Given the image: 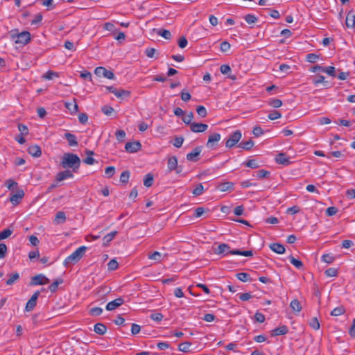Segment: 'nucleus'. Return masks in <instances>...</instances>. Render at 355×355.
Returning <instances> with one entry per match:
<instances>
[{
  "mask_svg": "<svg viewBox=\"0 0 355 355\" xmlns=\"http://www.w3.org/2000/svg\"><path fill=\"white\" fill-rule=\"evenodd\" d=\"M60 165L64 168H72L73 172H77L80 165V159L73 153H64Z\"/></svg>",
  "mask_w": 355,
  "mask_h": 355,
  "instance_id": "obj_1",
  "label": "nucleus"
},
{
  "mask_svg": "<svg viewBox=\"0 0 355 355\" xmlns=\"http://www.w3.org/2000/svg\"><path fill=\"white\" fill-rule=\"evenodd\" d=\"M10 35L15 44L21 46L27 44L31 40V33L28 31L18 33L17 29H14L10 31Z\"/></svg>",
  "mask_w": 355,
  "mask_h": 355,
  "instance_id": "obj_2",
  "label": "nucleus"
},
{
  "mask_svg": "<svg viewBox=\"0 0 355 355\" xmlns=\"http://www.w3.org/2000/svg\"><path fill=\"white\" fill-rule=\"evenodd\" d=\"M87 250V247L81 246L76 249L71 254L68 256L64 261V265L68 266L78 262L83 257Z\"/></svg>",
  "mask_w": 355,
  "mask_h": 355,
  "instance_id": "obj_3",
  "label": "nucleus"
},
{
  "mask_svg": "<svg viewBox=\"0 0 355 355\" xmlns=\"http://www.w3.org/2000/svg\"><path fill=\"white\" fill-rule=\"evenodd\" d=\"M241 137V132L239 130L233 132L227 139L225 146L230 148L234 147L240 141Z\"/></svg>",
  "mask_w": 355,
  "mask_h": 355,
  "instance_id": "obj_4",
  "label": "nucleus"
},
{
  "mask_svg": "<svg viewBox=\"0 0 355 355\" xmlns=\"http://www.w3.org/2000/svg\"><path fill=\"white\" fill-rule=\"evenodd\" d=\"M94 73L98 77H105L110 80H112L114 78V74L112 71L107 70L103 67H96L94 70Z\"/></svg>",
  "mask_w": 355,
  "mask_h": 355,
  "instance_id": "obj_5",
  "label": "nucleus"
},
{
  "mask_svg": "<svg viewBox=\"0 0 355 355\" xmlns=\"http://www.w3.org/2000/svg\"><path fill=\"white\" fill-rule=\"evenodd\" d=\"M49 282L50 280L46 276L39 274L32 277L31 285H45Z\"/></svg>",
  "mask_w": 355,
  "mask_h": 355,
  "instance_id": "obj_6",
  "label": "nucleus"
},
{
  "mask_svg": "<svg viewBox=\"0 0 355 355\" xmlns=\"http://www.w3.org/2000/svg\"><path fill=\"white\" fill-rule=\"evenodd\" d=\"M40 291H36L33 293L31 297L28 300L26 304L25 310L26 311H31L37 304V300L40 295Z\"/></svg>",
  "mask_w": 355,
  "mask_h": 355,
  "instance_id": "obj_7",
  "label": "nucleus"
},
{
  "mask_svg": "<svg viewBox=\"0 0 355 355\" xmlns=\"http://www.w3.org/2000/svg\"><path fill=\"white\" fill-rule=\"evenodd\" d=\"M124 303V300L122 297H118L110 302L105 306L107 311H113L119 307Z\"/></svg>",
  "mask_w": 355,
  "mask_h": 355,
  "instance_id": "obj_8",
  "label": "nucleus"
},
{
  "mask_svg": "<svg viewBox=\"0 0 355 355\" xmlns=\"http://www.w3.org/2000/svg\"><path fill=\"white\" fill-rule=\"evenodd\" d=\"M141 145L139 141L127 142L125 149L128 153H136L141 149Z\"/></svg>",
  "mask_w": 355,
  "mask_h": 355,
  "instance_id": "obj_9",
  "label": "nucleus"
},
{
  "mask_svg": "<svg viewBox=\"0 0 355 355\" xmlns=\"http://www.w3.org/2000/svg\"><path fill=\"white\" fill-rule=\"evenodd\" d=\"M231 251L230 247L226 243H221L216 248L214 249V252L216 254H230V252Z\"/></svg>",
  "mask_w": 355,
  "mask_h": 355,
  "instance_id": "obj_10",
  "label": "nucleus"
},
{
  "mask_svg": "<svg viewBox=\"0 0 355 355\" xmlns=\"http://www.w3.org/2000/svg\"><path fill=\"white\" fill-rule=\"evenodd\" d=\"M208 128V125L205 123H195L191 124L190 129L192 132L200 133L205 132Z\"/></svg>",
  "mask_w": 355,
  "mask_h": 355,
  "instance_id": "obj_11",
  "label": "nucleus"
},
{
  "mask_svg": "<svg viewBox=\"0 0 355 355\" xmlns=\"http://www.w3.org/2000/svg\"><path fill=\"white\" fill-rule=\"evenodd\" d=\"M202 147L197 146L196 147L191 153L187 155V159L191 162H196L198 159L196 158L201 153Z\"/></svg>",
  "mask_w": 355,
  "mask_h": 355,
  "instance_id": "obj_12",
  "label": "nucleus"
},
{
  "mask_svg": "<svg viewBox=\"0 0 355 355\" xmlns=\"http://www.w3.org/2000/svg\"><path fill=\"white\" fill-rule=\"evenodd\" d=\"M73 177V174L72 171L69 170H65L61 172H59L55 178V180L57 182H61L67 178H72Z\"/></svg>",
  "mask_w": 355,
  "mask_h": 355,
  "instance_id": "obj_13",
  "label": "nucleus"
},
{
  "mask_svg": "<svg viewBox=\"0 0 355 355\" xmlns=\"http://www.w3.org/2000/svg\"><path fill=\"white\" fill-rule=\"evenodd\" d=\"M275 161L277 163L284 166H288L291 164L289 158L286 156L285 153H283L277 154V155L275 157Z\"/></svg>",
  "mask_w": 355,
  "mask_h": 355,
  "instance_id": "obj_14",
  "label": "nucleus"
},
{
  "mask_svg": "<svg viewBox=\"0 0 355 355\" xmlns=\"http://www.w3.org/2000/svg\"><path fill=\"white\" fill-rule=\"evenodd\" d=\"M220 135L219 133H214L211 135L207 143V148H213L216 143L220 140Z\"/></svg>",
  "mask_w": 355,
  "mask_h": 355,
  "instance_id": "obj_15",
  "label": "nucleus"
},
{
  "mask_svg": "<svg viewBox=\"0 0 355 355\" xmlns=\"http://www.w3.org/2000/svg\"><path fill=\"white\" fill-rule=\"evenodd\" d=\"M345 24L347 28H354L355 26V13L350 10L346 17Z\"/></svg>",
  "mask_w": 355,
  "mask_h": 355,
  "instance_id": "obj_16",
  "label": "nucleus"
},
{
  "mask_svg": "<svg viewBox=\"0 0 355 355\" xmlns=\"http://www.w3.org/2000/svg\"><path fill=\"white\" fill-rule=\"evenodd\" d=\"M270 249L277 254H284L285 252V248L283 245L279 243H273L270 245Z\"/></svg>",
  "mask_w": 355,
  "mask_h": 355,
  "instance_id": "obj_17",
  "label": "nucleus"
},
{
  "mask_svg": "<svg viewBox=\"0 0 355 355\" xmlns=\"http://www.w3.org/2000/svg\"><path fill=\"white\" fill-rule=\"evenodd\" d=\"M28 153L34 157H39L42 155L41 148L37 145H33L28 147Z\"/></svg>",
  "mask_w": 355,
  "mask_h": 355,
  "instance_id": "obj_18",
  "label": "nucleus"
},
{
  "mask_svg": "<svg viewBox=\"0 0 355 355\" xmlns=\"http://www.w3.org/2000/svg\"><path fill=\"white\" fill-rule=\"evenodd\" d=\"M288 327L285 325L281 326L279 327L275 328L271 332L272 336H277L280 335H285L288 333Z\"/></svg>",
  "mask_w": 355,
  "mask_h": 355,
  "instance_id": "obj_19",
  "label": "nucleus"
},
{
  "mask_svg": "<svg viewBox=\"0 0 355 355\" xmlns=\"http://www.w3.org/2000/svg\"><path fill=\"white\" fill-rule=\"evenodd\" d=\"M64 138L67 140L68 144L70 146H77L78 141L76 137L70 132H66L64 134Z\"/></svg>",
  "mask_w": 355,
  "mask_h": 355,
  "instance_id": "obj_20",
  "label": "nucleus"
},
{
  "mask_svg": "<svg viewBox=\"0 0 355 355\" xmlns=\"http://www.w3.org/2000/svg\"><path fill=\"white\" fill-rule=\"evenodd\" d=\"M65 107L67 108L71 114L76 113L78 110V106L76 102V99L73 98L71 102H65L64 103Z\"/></svg>",
  "mask_w": 355,
  "mask_h": 355,
  "instance_id": "obj_21",
  "label": "nucleus"
},
{
  "mask_svg": "<svg viewBox=\"0 0 355 355\" xmlns=\"http://www.w3.org/2000/svg\"><path fill=\"white\" fill-rule=\"evenodd\" d=\"M153 32H155L158 35H160L165 38L166 40H170L171 38V33L169 31L166 29H157V28H153Z\"/></svg>",
  "mask_w": 355,
  "mask_h": 355,
  "instance_id": "obj_22",
  "label": "nucleus"
},
{
  "mask_svg": "<svg viewBox=\"0 0 355 355\" xmlns=\"http://www.w3.org/2000/svg\"><path fill=\"white\" fill-rule=\"evenodd\" d=\"M94 331L98 335H104L107 331V327L103 323H97L94 325Z\"/></svg>",
  "mask_w": 355,
  "mask_h": 355,
  "instance_id": "obj_23",
  "label": "nucleus"
},
{
  "mask_svg": "<svg viewBox=\"0 0 355 355\" xmlns=\"http://www.w3.org/2000/svg\"><path fill=\"white\" fill-rule=\"evenodd\" d=\"M66 220V216L64 212L63 211H58L57 212L55 217L54 218V223L55 225L62 224Z\"/></svg>",
  "mask_w": 355,
  "mask_h": 355,
  "instance_id": "obj_24",
  "label": "nucleus"
},
{
  "mask_svg": "<svg viewBox=\"0 0 355 355\" xmlns=\"http://www.w3.org/2000/svg\"><path fill=\"white\" fill-rule=\"evenodd\" d=\"M168 169L169 171H173L178 168V159L175 156L171 157L168 159Z\"/></svg>",
  "mask_w": 355,
  "mask_h": 355,
  "instance_id": "obj_25",
  "label": "nucleus"
},
{
  "mask_svg": "<svg viewBox=\"0 0 355 355\" xmlns=\"http://www.w3.org/2000/svg\"><path fill=\"white\" fill-rule=\"evenodd\" d=\"M230 254L233 255H242L245 257H252L253 255L252 250H232V251L230 252Z\"/></svg>",
  "mask_w": 355,
  "mask_h": 355,
  "instance_id": "obj_26",
  "label": "nucleus"
},
{
  "mask_svg": "<svg viewBox=\"0 0 355 355\" xmlns=\"http://www.w3.org/2000/svg\"><path fill=\"white\" fill-rule=\"evenodd\" d=\"M290 306L293 309V311H295L297 313H300L302 310V305H301L300 301L297 299L293 300L291 302Z\"/></svg>",
  "mask_w": 355,
  "mask_h": 355,
  "instance_id": "obj_27",
  "label": "nucleus"
},
{
  "mask_svg": "<svg viewBox=\"0 0 355 355\" xmlns=\"http://www.w3.org/2000/svg\"><path fill=\"white\" fill-rule=\"evenodd\" d=\"M94 152L89 150H86V155L87 157L83 160V162L88 164V165H92L95 162V159L92 157L94 155Z\"/></svg>",
  "mask_w": 355,
  "mask_h": 355,
  "instance_id": "obj_28",
  "label": "nucleus"
},
{
  "mask_svg": "<svg viewBox=\"0 0 355 355\" xmlns=\"http://www.w3.org/2000/svg\"><path fill=\"white\" fill-rule=\"evenodd\" d=\"M154 182L153 175L152 173H148L144 178V184L146 187H150L153 185Z\"/></svg>",
  "mask_w": 355,
  "mask_h": 355,
  "instance_id": "obj_29",
  "label": "nucleus"
},
{
  "mask_svg": "<svg viewBox=\"0 0 355 355\" xmlns=\"http://www.w3.org/2000/svg\"><path fill=\"white\" fill-rule=\"evenodd\" d=\"M254 146V141L252 139H249L247 141H242L239 144V147L245 150H250Z\"/></svg>",
  "mask_w": 355,
  "mask_h": 355,
  "instance_id": "obj_30",
  "label": "nucleus"
},
{
  "mask_svg": "<svg viewBox=\"0 0 355 355\" xmlns=\"http://www.w3.org/2000/svg\"><path fill=\"white\" fill-rule=\"evenodd\" d=\"M193 119V114L192 112H190L187 114H185V113H184L182 117L183 122L187 125H189V126H191V124H192L193 123V122H192Z\"/></svg>",
  "mask_w": 355,
  "mask_h": 355,
  "instance_id": "obj_31",
  "label": "nucleus"
},
{
  "mask_svg": "<svg viewBox=\"0 0 355 355\" xmlns=\"http://www.w3.org/2000/svg\"><path fill=\"white\" fill-rule=\"evenodd\" d=\"M345 312V309L343 306H340L334 309L331 312V315L332 316H339L344 314Z\"/></svg>",
  "mask_w": 355,
  "mask_h": 355,
  "instance_id": "obj_32",
  "label": "nucleus"
},
{
  "mask_svg": "<svg viewBox=\"0 0 355 355\" xmlns=\"http://www.w3.org/2000/svg\"><path fill=\"white\" fill-rule=\"evenodd\" d=\"M19 279V275L18 272H14L9 275V279L6 281L7 285H12L16 281Z\"/></svg>",
  "mask_w": 355,
  "mask_h": 355,
  "instance_id": "obj_33",
  "label": "nucleus"
},
{
  "mask_svg": "<svg viewBox=\"0 0 355 355\" xmlns=\"http://www.w3.org/2000/svg\"><path fill=\"white\" fill-rule=\"evenodd\" d=\"M58 76L59 74L57 72L48 71L42 75V78L45 80H52L54 78H58Z\"/></svg>",
  "mask_w": 355,
  "mask_h": 355,
  "instance_id": "obj_34",
  "label": "nucleus"
},
{
  "mask_svg": "<svg viewBox=\"0 0 355 355\" xmlns=\"http://www.w3.org/2000/svg\"><path fill=\"white\" fill-rule=\"evenodd\" d=\"M130 95V92L128 90H125L123 89H118L117 93L116 94V96L119 98H125L129 97Z\"/></svg>",
  "mask_w": 355,
  "mask_h": 355,
  "instance_id": "obj_35",
  "label": "nucleus"
},
{
  "mask_svg": "<svg viewBox=\"0 0 355 355\" xmlns=\"http://www.w3.org/2000/svg\"><path fill=\"white\" fill-rule=\"evenodd\" d=\"M63 280L61 278L57 279L54 281L49 287L51 292L54 293L58 289V287L60 284H62Z\"/></svg>",
  "mask_w": 355,
  "mask_h": 355,
  "instance_id": "obj_36",
  "label": "nucleus"
},
{
  "mask_svg": "<svg viewBox=\"0 0 355 355\" xmlns=\"http://www.w3.org/2000/svg\"><path fill=\"white\" fill-rule=\"evenodd\" d=\"M233 186H234V184H233L232 182H227L220 184L218 186V189L221 191H229V190L232 189H233Z\"/></svg>",
  "mask_w": 355,
  "mask_h": 355,
  "instance_id": "obj_37",
  "label": "nucleus"
},
{
  "mask_svg": "<svg viewBox=\"0 0 355 355\" xmlns=\"http://www.w3.org/2000/svg\"><path fill=\"white\" fill-rule=\"evenodd\" d=\"M238 279L243 282H250L251 279L250 275L247 272H239L236 275Z\"/></svg>",
  "mask_w": 355,
  "mask_h": 355,
  "instance_id": "obj_38",
  "label": "nucleus"
},
{
  "mask_svg": "<svg viewBox=\"0 0 355 355\" xmlns=\"http://www.w3.org/2000/svg\"><path fill=\"white\" fill-rule=\"evenodd\" d=\"M268 104L274 108H278L282 105V101L278 98H271L268 101Z\"/></svg>",
  "mask_w": 355,
  "mask_h": 355,
  "instance_id": "obj_39",
  "label": "nucleus"
},
{
  "mask_svg": "<svg viewBox=\"0 0 355 355\" xmlns=\"http://www.w3.org/2000/svg\"><path fill=\"white\" fill-rule=\"evenodd\" d=\"M116 234H117V232L114 231V232H112L106 234L103 237V242H104L103 244L107 245L109 242H110L112 240H113Z\"/></svg>",
  "mask_w": 355,
  "mask_h": 355,
  "instance_id": "obj_40",
  "label": "nucleus"
},
{
  "mask_svg": "<svg viewBox=\"0 0 355 355\" xmlns=\"http://www.w3.org/2000/svg\"><path fill=\"white\" fill-rule=\"evenodd\" d=\"M130 173L129 171H124L120 175V182L123 184L128 182Z\"/></svg>",
  "mask_w": 355,
  "mask_h": 355,
  "instance_id": "obj_41",
  "label": "nucleus"
},
{
  "mask_svg": "<svg viewBox=\"0 0 355 355\" xmlns=\"http://www.w3.org/2000/svg\"><path fill=\"white\" fill-rule=\"evenodd\" d=\"M12 230L7 228L0 232V241L8 238L12 234Z\"/></svg>",
  "mask_w": 355,
  "mask_h": 355,
  "instance_id": "obj_42",
  "label": "nucleus"
},
{
  "mask_svg": "<svg viewBox=\"0 0 355 355\" xmlns=\"http://www.w3.org/2000/svg\"><path fill=\"white\" fill-rule=\"evenodd\" d=\"M338 269L334 268H328L324 271V274L326 275V276L329 277H336L338 275Z\"/></svg>",
  "mask_w": 355,
  "mask_h": 355,
  "instance_id": "obj_43",
  "label": "nucleus"
},
{
  "mask_svg": "<svg viewBox=\"0 0 355 355\" xmlns=\"http://www.w3.org/2000/svg\"><path fill=\"white\" fill-rule=\"evenodd\" d=\"M191 343L190 342H184L179 345L178 349L183 352H188Z\"/></svg>",
  "mask_w": 355,
  "mask_h": 355,
  "instance_id": "obj_44",
  "label": "nucleus"
},
{
  "mask_svg": "<svg viewBox=\"0 0 355 355\" xmlns=\"http://www.w3.org/2000/svg\"><path fill=\"white\" fill-rule=\"evenodd\" d=\"M119 263L116 259H111L107 263V268L110 271L115 270L118 268Z\"/></svg>",
  "mask_w": 355,
  "mask_h": 355,
  "instance_id": "obj_45",
  "label": "nucleus"
},
{
  "mask_svg": "<svg viewBox=\"0 0 355 355\" xmlns=\"http://www.w3.org/2000/svg\"><path fill=\"white\" fill-rule=\"evenodd\" d=\"M289 259H290L291 263L293 266H295L297 268L300 269V268H302L303 263L300 260L295 259L293 256L289 257Z\"/></svg>",
  "mask_w": 355,
  "mask_h": 355,
  "instance_id": "obj_46",
  "label": "nucleus"
},
{
  "mask_svg": "<svg viewBox=\"0 0 355 355\" xmlns=\"http://www.w3.org/2000/svg\"><path fill=\"white\" fill-rule=\"evenodd\" d=\"M319 58V55L315 53H309L306 55V60L311 63H315Z\"/></svg>",
  "mask_w": 355,
  "mask_h": 355,
  "instance_id": "obj_47",
  "label": "nucleus"
},
{
  "mask_svg": "<svg viewBox=\"0 0 355 355\" xmlns=\"http://www.w3.org/2000/svg\"><path fill=\"white\" fill-rule=\"evenodd\" d=\"M244 19L245 20V21L250 24H254L255 22L257 21V17L254 15H252V14H248L246 15L245 17H244Z\"/></svg>",
  "mask_w": 355,
  "mask_h": 355,
  "instance_id": "obj_48",
  "label": "nucleus"
},
{
  "mask_svg": "<svg viewBox=\"0 0 355 355\" xmlns=\"http://www.w3.org/2000/svg\"><path fill=\"white\" fill-rule=\"evenodd\" d=\"M196 112L202 118L205 117L207 114L206 108L202 105L198 106L196 108Z\"/></svg>",
  "mask_w": 355,
  "mask_h": 355,
  "instance_id": "obj_49",
  "label": "nucleus"
},
{
  "mask_svg": "<svg viewBox=\"0 0 355 355\" xmlns=\"http://www.w3.org/2000/svg\"><path fill=\"white\" fill-rule=\"evenodd\" d=\"M321 259L325 263H331L335 260V258L330 254H325L322 256Z\"/></svg>",
  "mask_w": 355,
  "mask_h": 355,
  "instance_id": "obj_50",
  "label": "nucleus"
},
{
  "mask_svg": "<svg viewBox=\"0 0 355 355\" xmlns=\"http://www.w3.org/2000/svg\"><path fill=\"white\" fill-rule=\"evenodd\" d=\"M89 313L91 315L98 316L103 313V309L100 307H93L89 309Z\"/></svg>",
  "mask_w": 355,
  "mask_h": 355,
  "instance_id": "obj_51",
  "label": "nucleus"
},
{
  "mask_svg": "<svg viewBox=\"0 0 355 355\" xmlns=\"http://www.w3.org/2000/svg\"><path fill=\"white\" fill-rule=\"evenodd\" d=\"M309 325L313 328L315 330H318L320 329V323H319V321L318 320V318L316 317L315 318H313L310 322H309Z\"/></svg>",
  "mask_w": 355,
  "mask_h": 355,
  "instance_id": "obj_52",
  "label": "nucleus"
},
{
  "mask_svg": "<svg viewBox=\"0 0 355 355\" xmlns=\"http://www.w3.org/2000/svg\"><path fill=\"white\" fill-rule=\"evenodd\" d=\"M101 111L104 114L107 116H111V114L114 112V109L111 106L104 105L102 107Z\"/></svg>",
  "mask_w": 355,
  "mask_h": 355,
  "instance_id": "obj_53",
  "label": "nucleus"
},
{
  "mask_svg": "<svg viewBox=\"0 0 355 355\" xmlns=\"http://www.w3.org/2000/svg\"><path fill=\"white\" fill-rule=\"evenodd\" d=\"M24 192L23 190H18L15 193L12 194L10 197V200H18V199H21L24 197Z\"/></svg>",
  "mask_w": 355,
  "mask_h": 355,
  "instance_id": "obj_54",
  "label": "nucleus"
},
{
  "mask_svg": "<svg viewBox=\"0 0 355 355\" xmlns=\"http://www.w3.org/2000/svg\"><path fill=\"white\" fill-rule=\"evenodd\" d=\"M18 130L20 132V135H28V127L23 124V123H19L18 124Z\"/></svg>",
  "mask_w": 355,
  "mask_h": 355,
  "instance_id": "obj_55",
  "label": "nucleus"
},
{
  "mask_svg": "<svg viewBox=\"0 0 355 355\" xmlns=\"http://www.w3.org/2000/svg\"><path fill=\"white\" fill-rule=\"evenodd\" d=\"M115 173V168L114 166H107L105 169V173L108 178H112Z\"/></svg>",
  "mask_w": 355,
  "mask_h": 355,
  "instance_id": "obj_56",
  "label": "nucleus"
},
{
  "mask_svg": "<svg viewBox=\"0 0 355 355\" xmlns=\"http://www.w3.org/2000/svg\"><path fill=\"white\" fill-rule=\"evenodd\" d=\"M245 165L247 167H249L251 168H257L259 166V165L258 164L257 162L255 159H250V160L247 161L245 163Z\"/></svg>",
  "mask_w": 355,
  "mask_h": 355,
  "instance_id": "obj_57",
  "label": "nucleus"
},
{
  "mask_svg": "<svg viewBox=\"0 0 355 355\" xmlns=\"http://www.w3.org/2000/svg\"><path fill=\"white\" fill-rule=\"evenodd\" d=\"M338 211V208L335 207H330L326 209V215L327 216H332L336 215Z\"/></svg>",
  "mask_w": 355,
  "mask_h": 355,
  "instance_id": "obj_58",
  "label": "nucleus"
},
{
  "mask_svg": "<svg viewBox=\"0 0 355 355\" xmlns=\"http://www.w3.org/2000/svg\"><path fill=\"white\" fill-rule=\"evenodd\" d=\"M230 44L227 41H224L220 43V50L222 52H227L230 49Z\"/></svg>",
  "mask_w": 355,
  "mask_h": 355,
  "instance_id": "obj_59",
  "label": "nucleus"
},
{
  "mask_svg": "<svg viewBox=\"0 0 355 355\" xmlns=\"http://www.w3.org/2000/svg\"><path fill=\"white\" fill-rule=\"evenodd\" d=\"M323 72L328 73L331 76H336V70L334 67L329 66L327 67H324Z\"/></svg>",
  "mask_w": 355,
  "mask_h": 355,
  "instance_id": "obj_60",
  "label": "nucleus"
},
{
  "mask_svg": "<svg viewBox=\"0 0 355 355\" xmlns=\"http://www.w3.org/2000/svg\"><path fill=\"white\" fill-rule=\"evenodd\" d=\"M204 187L201 184H199L193 191L194 196H198L203 193Z\"/></svg>",
  "mask_w": 355,
  "mask_h": 355,
  "instance_id": "obj_61",
  "label": "nucleus"
},
{
  "mask_svg": "<svg viewBox=\"0 0 355 355\" xmlns=\"http://www.w3.org/2000/svg\"><path fill=\"white\" fill-rule=\"evenodd\" d=\"M270 120H275L282 117V114L278 111H273L268 116Z\"/></svg>",
  "mask_w": 355,
  "mask_h": 355,
  "instance_id": "obj_62",
  "label": "nucleus"
},
{
  "mask_svg": "<svg viewBox=\"0 0 355 355\" xmlns=\"http://www.w3.org/2000/svg\"><path fill=\"white\" fill-rule=\"evenodd\" d=\"M155 53H156V50L154 48H147L145 50V54L149 58H154Z\"/></svg>",
  "mask_w": 355,
  "mask_h": 355,
  "instance_id": "obj_63",
  "label": "nucleus"
},
{
  "mask_svg": "<svg viewBox=\"0 0 355 355\" xmlns=\"http://www.w3.org/2000/svg\"><path fill=\"white\" fill-rule=\"evenodd\" d=\"M220 72L224 75H227L231 72L232 69L228 64H223L220 67Z\"/></svg>",
  "mask_w": 355,
  "mask_h": 355,
  "instance_id": "obj_64",
  "label": "nucleus"
}]
</instances>
